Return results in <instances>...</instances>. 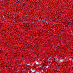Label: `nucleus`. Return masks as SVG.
<instances>
[{
	"label": "nucleus",
	"mask_w": 73,
	"mask_h": 73,
	"mask_svg": "<svg viewBox=\"0 0 73 73\" xmlns=\"http://www.w3.org/2000/svg\"><path fill=\"white\" fill-rule=\"evenodd\" d=\"M16 3H17V4H19V0H17V2H16Z\"/></svg>",
	"instance_id": "nucleus-1"
},
{
	"label": "nucleus",
	"mask_w": 73,
	"mask_h": 73,
	"mask_svg": "<svg viewBox=\"0 0 73 73\" xmlns=\"http://www.w3.org/2000/svg\"><path fill=\"white\" fill-rule=\"evenodd\" d=\"M23 6H25V3H24L23 4Z\"/></svg>",
	"instance_id": "nucleus-2"
}]
</instances>
